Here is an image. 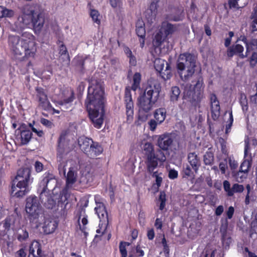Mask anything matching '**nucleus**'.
<instances>
[{"label":"nucleus","instance_id":"6","mask_svg":"<svg viewBox=\"0 0 257 257\" xmlns=\"http://www.w3.org/2000/svg\"><path fill=\"white\" fill-rule=\"evenodd\" d=\"M45 20L42 14L36 13L30 6L24 8L22 15L19 17L15 24V31H19L24 29L31 23H32L34 29L40 31L43 27Z\"/></svg>","mask_w":257,"mask_h":257},{"label":"nucleus","instance_id":"58","mask_svg":"<svg viewBox=\"0 0 257 257\" xmlns=\"http://www.w3.org/2000/svg\"><path fill=\"white\" fill-rule=\"evenodd\" d=\"M223 210H224V208H223V206H222V205L218 206L215 210V214L217 216L220 215L223 212Z\"/></svg>","mask_w":257,"mask_h":257},{"label":"nucleus","instance_id":"25","mask_svg":"<svg viewBox=\"0 0 257 257\" xmlns=\"http://www.w3.org/2000/svg\"><path fill=\"white\" fill-rule=\"evenodd\" d=\"M243 49V47L239 44L232 46V47L228 49L227 56L228 57H232L234 55H238L239 56L243 57L244 56L242 54Z\"/></svg>","mask_w":257,"mask_h":257},{"label":"nucleus","instance_id":"19","mask_svg":"<svg viewBox=\"0 0 257 257\" xmlns=\"http://www.w3.org/2000/svg\"><path fill=\"white\" fill-rule=\"evenodd\" d=\"M177 30L175 25H173L167 21L162 22L160 31L165 35V37H168V36L173 34Z\"/></svg>","mask_w":257,"mask_h":257},{"label":"nucleus","instance_id":"10","mask_svg":"<svg viewBox=\"0 0 257 257\" xmlns=\"http://www.w3.org/2000/svg\"><path fill=\"white\" fill-rule=\"evenodd\" d=\"M154 67L163 79H169L171 77L170 66L164 60L156 59L154 61Z\"/></svg>","mask_w":257,"mask_h":257},{"label":"nucleus","instance_id":"48","mask_svg":"<svg viewBox=\"0 0 257 257\" xmlns=\"http://www.w3.org/2000/svg\"><path fill=\"white\" fill-rule=\"evenodd\" d=\"M233 120V116H232V112H231L229 113V123L226 125V130H225L226 134H228L230 132V130L232 126Z\"/></svg>","mask_w":257,"mask_h":257},{"label":"nucleus","instance_id":"52","mask_svg":"<svg viewBox=\"0 0 257 257\" xmlns=\"http://www.w3.org/2000/svg\"><path fill=\"white\" fill-rule=\"evenodd\" d=\"M110 4L112 7L114 8H119L121 5L120 0H109Z\"/></svg>","mask_w":257,"mask_h":257},{"label":"nucleus","instance_id":"56","mask_svg":"<svg viewBox=\"0 0 257 257\" xmlns=\"http://www.w3.org/2000/svg\"><path fill=\"white\" fill-rule=\"evenodd\" d=\"M67 51L66 47L64 45H63V44L61 45L60 46V48H59V53L61 55H67Z\"/></svg>","mask_w":257,"mask_h":257},{"label":"nucleus","instance_id":"9","mask_svg":"<svg viewBox=\"0 0 257 257\" xmlns=\"http://www.w3.org/2000/svg\"><path fill=\"white\" fill-rule=\"evenodd\" d=\"M68 138V135L66 132L62 133L60 136L57 157L59 162H63L66 159V156L72 149Z\"/></svg>","mask_w":257,"mask_h":257},{"label":"nucleus","instance_id":"7","mask_svg":"<svg viewBox=\"0 0 257 257\" xmlns=\"http://www.w3.org/2000/svg\"><path fill=\"white\" fill-rule=\"evenodd\" d=\"M33 182L31 170L29 168L20 169L11 188V195L17 198L23 197L30 190V186Z\"/></svg>","mask_w":257,"mask_h":257},{"label":"nucleus","instance_id":"26","mask_svg":"<svg viewBox=\"0 0 257 257\" xmlns=\"http://www.w3.org/2000/svg\"><path fill=\"white\" fill-rule=\"evenodd\" d=\"M167 39L166 37L160 30L154 35L153 40V44L156 47L160 46L163 42Z\"/></svg>","mask_w":257,"mask_h":257},{"label":"nucleus","instance_id":"24","mask_svg":"<svg viewBox=\"0 0 257 257\" xmlns=\"http://www.w3.org/2000/svg\"><path fill=\"white\" fill-rule=\"evenodd\" d=\"M29 253L34 257H42L40 244L38 241H34L32 242L30 246Z\"/></svg>","mask_w":257,"mask_h":257},{"label":"nucleus","instance_id":"3","mask_svg":"<svg viewBox=\"0 0 257 257\" xmlns=\"http://www.w3.org/2000/svg\"><path fill=\"white\" fill-rule=\"evenodd\" d=\"M161 90L160 84L156 80L149 82L145 91L138 98L139 119L145 121L149 116V112L157 101Z\"/></svg>","mask_w":257,"mask_h":257},{"label":"nucleus","instance_id":"44","mask_svg":"<svg viewBox=\"0 0 257 257\" xmlns=\"http://www.w3.org/2000/svg\"><path fill=\"white\" fill-rule=\"evenodd\" d=\"M211 107L212 112L213 113H219L220 111V105L219 101H216L214 102L211 103Z\"/></svg>","mask_w":257,"mask_h":257},{"label":"nucleus","instance_id":"45","mask_svg":"<svg viewBox=\"0 0 257 257\" xmlns=\"http://www.w3.org/2000/svg\"><path fill=\"white\" fill-rule=\"evenodd\" d=\"M181 15L178 16H173L172 15H168L166 16V20L173 21H179L182 19Z\"/></svg>","mask_w":257,"mask_h":257},{"label":"nucleus","instance_id":"63","mask_svg":"<svg viewBox=\"0 0 257 257\" xmlns=\"http://www.w3.org/2000/svg\"><path fill=\"white\" fill-rule=\"evenodd\" d=\"M147 236L149 239L152 240L154 238L155 233L153 229H150L148 231Z\"/></svg>","mask_w":257,"mask_h":257},{"label":"nucleus","instance_id":"36","mask_svg":"<svg viewBox=\"0 0 257 257\" xmlns=\"http://www.w3.org/2000/svg\"><path fill=\"white\" fill-rule=\"evenodd\" d=\"M252 21L251 24V30L252 32H257V5L255 7L252 14Z\"/></svg>","mask_w":257,"mask_h":257},{"label":"nucleus","instance_id":"31","mask_svg":"<svg viewBox=\"0 0 257 257\" xmlns=\"http://www.w3.org/2000/svg\"><path fill=\"white\" fill-rule=\"evenodd\" d=\"M141 80V75L139 73H136L133 77V83L132 86V89L136 91L140 88Z\"/></svg>","mask_w":257,"mask_h":257},{"label":"nucleus","instance_id":"16","mask_svg":"<svg viewBox=\"0 0 257 257\" xmlns=\"http://www.w3.org/2000/svg\"><path fill=\"white\" fill-rule=\"evenodd\" d=\"M78 228L83 233L85 237L88 235L87 225L88 223L87 215L85 214L84 211H82L78 217Z\"/></svg>","mask_w":257,"mask_h":257},{"label":"nucleus","instance_id":"42","mask_svg":"<svg viewBox=\"0 0 257 257\" xmlns=\"http://www.w3.org/2000/svg\"><path fill=\"white\" fill-rule=\"evenodd\" d=\"M223 188L225 191L227 193L228 196H232L231 188H230V185L228 181L225 180L223 182Z\"/></svg>","mask_w":257,"mask_h":257},{"label":"nucleus","instance_id":"50","mask_svg":"<svg viewBox=\"0 0 257 257\" xmlns=\"http://www.w3.org/2000/svg\"><path fill=\"white\" fill-rule=\"evenodd\" d=\"M34 166L35 170L37 172H40L43 169V165L39 161H36Z\"/></svg>","mask_w":257,"mask_h":257},{"label":"nucleus","instance_id":"15","mask_svg":"<svg viewBox=\"0 0 257 257\" xmlns=\"http://www.w3.org/2000/svg\"><path fill=\"white\" fill-rule=\"evenodd\" d=\"M36 92L40 106L45 110H49L51 108V105L44 90L42 88L38 87L36 88Z\"/></svg>","mask_w":257,"mask_h":257},{"label":"nucleus","instance_id":"57","mask_svg":"<svg viewBox=\"0 0 257 257\" xmlns=\"http://www.w3.org/2000/svg\"><path fill=\"white\" fill-rule=\"evenodd\" d=\"M184 173L186 176H191L192 174V172L191 170V168L189 166H187L184 169Z\"/></svg>","mask_w":257,"mask_h":257},{"label":"nucleus","instance_id":"23","mask_svg":"<svg viewBox=\"0 0 257 257\" xmlns=\"http://www.w3.org/2000/svg\"><path fill=\"white\" fill-rule=\"evenodd\" d=\"M188 161L192 168L196 172L200 165V161L195 153H189L188 155Z\"/></svg>","mask_w":257,"mask_h":257},{"label":"nucleus","instance_id":"1","mask_svg":"<svg viewBox=\"0 0 257 257\" xmlns=\"http://www.w3.org/2000/svg\"><path fill=\"white\" fill-rule=\"evenodd\" d=\"M195 62L192 55L188 53L180 54L177 63L178 72L181 79L186 81L193 77L191 84L186 86L184 89V95L194 101L200 100L202 97L204 85L202 77L194 75Z\"/></svg>","mask_w":257,"mask_h":257},{"label":"nucleus","instance_id":"49","mask_svg":"<svg viewBox=\"0 0 257 257\" xmlns=\"http://www.w3.org/2000/svg\"><path fill=\"white\" fill-rule=\"evenodd\" d=\"M178 175V172L174 169H171L169 172V177L171 179H174L177 178Z\"/></svg>","mask_w":257,"mask_h":257},{"label":"nucleus","instance_id":"20","mask_svg":"<svg viewBox=\"0 0 257 257\" xmlns=\"http://www.w3.org/2000/svg\"><path fill=\"white\" fill-rule=\"evenodd\" d=\"M103 152V148L98 143L93 142L88 150H87L86 155L90 158H94L100 155Z\"/></svg>","mask_w":257,"mask_h":257},{"label":"nucleus","instance_id":"32","mask_svg":"<svg viewBox=\"0 0 257 257\" xmlns=\"http://www.w3.org/2000/svg\"><path fill=\"white\" fill-rule=\"evenodd\" d=\"M14 14L12 10L7 9L4 7L0 6V18L4 17H11Z\"/></svg>","mask_w":257,"mask_h":257},{"label":"nucleus","instance_id":"55","mask_svg":"<svg viewBox=\"0 0 257 257\" xmlns=\"http://www.w3.org/2000/svg\"><path fill=\"white\" fill-rule=\"evenodd\" d=\"M234 211V208L232 206H230L226 212L227 216L229 219H231L233 215Z\"/></svg>","mask_w":257,"mask_h":257},{"label":"nucleus","instance_id":"35","mask_svg":"<svg viewBox=\"0 0 257 257\" xmlns=\"http://www.w3.org/2000/svg\"><path fill=\"white\" fill-rule=\"evenodd\" d=\"M130 243L127 242H121L119 244V251L121 253V257H127V253L126 250V246H129Z\"/></svg>","mask_w":257,"mask_h":257},{"label":"nucleus","instance_id":"8","mask_svg":"<svg viewBox=\"0 0 257 257\" xmlns=\"http://www.w3.org/2000/svg\"><path fill=\"white\" fill-rule=\"evenodd\" d=\"M26 211L29 215L30 220L35 222L37 226L41 224L44 218L42 207L38 199L35 196H30L26 199Z\"/></svg>","mask_w":257,"mask_h":257},{"label":"nucleus","instance_id":"21","mask_svg":"<svg viewBox=\"0 0 257 257\" xmlns=\"http://www.w3.org/2000/svg\"><path fill=\"white\" fill-rule=\"evenodd\" d=\"M57 222L51 218L46 219L43 226L44 232L46 234H50L54 232L57 227Z\"/></svg>","mask_w":257,"mask_h":257},{"label":"nucleus","instance_id":"5","mask_svg":"<svg viewBox=\"0 0 257 257\" xmlns=\"http://www.w3.org/2000/svg\"><path fill=\"white\" fill-rule=\"evenodd\" d=\"M140 146L144 155L147 172L153 171L157 169L159 163L163 164L166 161L164 153L160 150L155 152L154 146L151 142L143 140L140 143Z\"/></svg>","mask_w":257,"mask_h":257},{"label":"nucleus","instance_id":"51","mask_svg":"<svg viewBox=\"0 0 257 257\" xmlns=\"http://www.w3.org/2000/svg\"><path fill=\"white\" fill-rule=\"evenodd\" d=\"M101 224H99V226L101 225V227H100L99 229H97L96 230V232L97 233H101L103 234L105 230L106 229V224L107 223H104L103 222H101Z\"/></svg>","mask_w":257,"mask_h":257},{"label":"nucleus","instance_id":"53","mask_svg":"<svg viewBox=\"0 0 257 257\" xmlns=\"http://www.w3.org/2000/svg\"><path fill=\"white\" fill-rule=\"evenodd\" d=\"M257 63V54L253 53L250 59V63L252 66H254Z\"/></svg>","mask_w":257,"mask_h":257},{"label":"nucleus","instance_id":"4","mask_svg":"<svg viewBox=\"0 0 257 257\" xmlns=\"http://www.w3.org/2000/svg\"><path fill=\"white\" fill-rule=\"evenodd\" d=\"M9 42L11 49L15 55L21 56L25 53V56L27 58L34 57L36 52V42L34 36L31 33L24 32L21 38L10 36Z\"/></svg>","mask_w":257,"mask_h":257},{"label":"nucleus","instance_id":"11","mask_svg":"<svg viewBox=\"0 0 257 257\" xmlns=\"http://www.w3.org/2000/svg\"><path fill=\"white\" fill-rule=\"evenodd\" d=\"M124 101L126 107V121L127 123H131L134 119V103L131 90L128 88H125Z\"/></svg>","mask_w":257,"mask_h":257},{"label":"nucleus","instance_id":"38","mask_svg":"<svg viewBox=\"0 0 257 257\" xmlns=\"http://www.w3.org/2000/svg\"><path fill=\"white\" fill-rule=\"evenodd\" d=\"M28 237V232L26 230L21 229L18 231L17 238L19 241H22L25 240Z\"/></svg>","mask_w":257,"mask_h":257},{"label":"nucleus","instance_id":"37","mask_svg":"<svg viewBox=\"0 0 257 257\" xmlns=\"http://www.w3.org/2000/svg\"><path fill=\"white\" fill-rule=\"evenodd\" d=\"M90 15L94 22L97 24H100V17L99 12L97 10H91Z\"/></svg>","mask_w":257,"mask_h":257},{"label":"nucleus","instance_id":"34","mask_svg":"<svg viewBox=\"0 0 257 257\" xmlns=\"http://www.w3.org/2000/svg\"><path fill=\"white\" fill-rule=\"evenodd\" d=\"M155 170H154L152 172H148L149 173L152 174V176L155 178L156 183L158 186V187L161 186V184L162 182V174H159L157 171H155Z\"/></svg>","mask_w":257,"mask_h":257},{"label":"nucleus","instance_id":"61","mask_svg":"<svg viewBox=\"0 0 257 257\" xmlns=\"http://www.w3.org/2000/svg\"><path fill=\"white\" fill-rule=\"evenodd\" d=\"M56 202L51 199H49L48 200V202L47 204V206L49 208H52L55 205Z\"/></svg>","mask_w":257,"mask_h":257},{"label":"nucleus","instance_id":"40","mask_svg":"<svg viewBox=\"0 0 257 257\" xmlns=\"http://www.w3.org/2000/svg\"><path fill=\"white\" fill-rule=\"evenodd\" d=\"M247 173H244L241 171H239L235 175L234 177L236 181L242 182L246 178Z\"/></svg>","mask_w":257,"mask_h":257},{"label":"nucleus","instance_id":"22","mask_svg":"<svg viewBox=\"0 0 257 257\" xmlns=\"http://www.w3.org/2000/svg\"><path fill=\"white\" fill-rule=\"evenodd\" d=\"M78 142L81 150L86 154L87 150H89L93 141L88 138L81 137L78 139Z\"/></svg>","mask_w":257,"mask_h":257},{"label":"nucleus","instance_id":"17","mask_svg":"<svg viewBox=\"0 0 257 257\" xmlns=\"http://www.w3.org/2000/svg\"><path fill=\"white\" fill-rule=\"evenodd\" d=\"M32 133L30 130L21 127L20 130V135H18L17 139L20 140L21 145H27L31 140Z\"/></svg>","mask_w":257,"mask_h":257},{"label":"nucleus","instance_id":"59","mask_svg":"<svg viewBox=\"0 0 257 257\" xmlns=\"http://www.w3.org/2000/svg\"><path fill=\"white\" fill-rule=\"evenodd\" d=\"M26 253L23 248H22L17 252V257H26Z\"/></svg>","mask_w":257,"mask_h":257},{"label":"nucleus","instance_id":"60","mask_svg":"<svg viewBox=\"0 0 257 257\" xmlns=\"http://www.w3.org/2000/svg\"><path fill=\"white\" fill-rule=\"evenodd\" d=\"M155 225L157 229H161L162 226V221L160 218H157L155 221Z\"/></svg>","mask_w":257,"mask_h":257},{"label":"nucleus","instance_id":"18","mask_svg":"<svg viewBox=\"0 0 257 257\" xmlns=\"http://www.w3.org/2000/svg\"><path fill=\"white\" fill-rule=\"evenodd\" d=\"M77 168L75 167H71L67 173L66 177V188H71L77 180Z\"/></svg>","mask_w":257,"mask_h":257},{"label":"nucleus","instance_id":"33","mask_svg":"<svg viewBox=\"0 0 257 257\" xmlns=\"http://www.w3.org/2000/svg\"><path fill=\"white\" fill-rule=\"evenodd\" d=\"M253 220L251 223V229L255 233H257V208L252 212Z\"/></svg>","mask_w":257,"mask_h":257},{"label":"nucleus","instance_id":"13","mask_svg":"<svg viewBox=\"0 0 257 257\" xmlns=\"http://www.w3.org/2000/svg\"><path fill=\"white\" fill-rule=\"evenodd\" d=\"M244 160L240 166V171L244 172V173H247L249 168L251 166V155L250 153V148L249 146V142L248 140L244 141Z\"/></svg>","mask_w":257,"mask_h":257},{"label":"nucleus","instance_id":"14","mask_svg":"<svg viewBox=\"0 0 257 257\" xmlns=\"http://www.w3.org/2000/svg\"><path fill=\"white\" fill-rule=\"evenodd\" d=\"M95 200L96 204L95 207V210L100 219V222H103L105 223H107V213L103 203L101 202H99L98 196H95Z\"/></svg>","mask_w":257,"mask_h":257},{"label":"nucleus","instance_id":"62","mask_svg":"<svg viewBox=\"0 0 257 257\" xmlns=\"http://www.w3.org/2000/svg\"><path fill=\"white\" fill-rule=\"evenodd\" d=\"M32 130L34 133L37 134V136H38L40 137H41L43 136L44 133L41 130H37L36 128L32 127Z\"/></svg>","mask_w":257,"mask_h":257},{"label":"nucleus","instance_id":"43","mask_svg":"<svg viewBox=\"0 0 257 257\" xmlns=\"http://www.w3.org/2000/svg\"><path fill=\"white\" fill-rule=\"evenodd\" d=\"M148 124L150 131L152 132H154L156 130L157 125L159 124L158 123V121H157L156 119L155 120L152 119L149 121Z\"/></svg>","mask_w":257,"mask_h":257},{"label":"nucleus","instance_id":"27","mask_svg":"<svg viewBox=\"0 0 257 257\" xmlns=\"http://www.w3.org/2000/svg\"><path fill=\"white\" fill-rule=\"evenodd\" d=\"M166 117V111L164 108H159L154 112V117L158 121L159 124L162 123Z\"/></svg>","mask_w":257,"mask_h":257},{"label":"nucleus","instance_id":"30","mask_svg":"<svg viewBox=\"0 0 257 257\" xmlns=\"http://www.w3.org/2000/svg\"><path fill=\"white\" fill-rule=\"evenodd\" d=\"M180 90L177 86L172 87L170 92V100L173 102H176L179 97Z\"/></svg>","mask_w":257,"mask_h":257},{"label":"nucleus","instance_id":"29","mask_svg":"<svg viewBox=\"0 0 257 257\" xmlns=\"http://www.w3.org/2000/svg\"><path fill=\"white\" fill-rule=\"evenodd\" d=\"M144 254L142 247L138 245L130 252L128 257H141L144 256Z\"/></svg>","mask_w":257,"mask_h":257},{"label":"nucleus","instance_id":"39","mask_svg":"<svg viewBox=\"0 0 257 257\" xmlns=\"http://www.w3.org/2000/svg\"><path fill=\"white\" fill-rule=\"evenodd\" d=\"M213 155L211 152H207L204 156V162L206 165H211L213 161Z\"/></svg>","mask_w":257,"mask_h":257},{"label":"nucleus","instance_id":"41","mask_svg":"<svg viewBox=\"0 0 257 257\" xmlns=\"http://www.w3.org/2000/svg\"><path fill=\"white\" fill-rule=\"evenodd\" d=\"M244 190V187L242 185L234 184L231 188L232 196L235 193H241Z\"/></svg>","mask_w":257,"mask_h":257},{"label":"nucleus","instance_id":"28","mask_svg":"<svg viewBox=\"0 0 257 257\" xmlns=\"http://www.w3.org/2000/svg\"><path fill=\"white\" fill-rule=\"evenodd\" d=\"M136 33L139 37L143 38L145 37L146 30L145 24L142 20H139L136 23Z\"/></svg>","mask_w":257,"mask_h":257},{"label":"nucleus","instance_id":"46","mask_svg":"<svg viewBox=\"0 0 257 257\" xmlns=\"http://www.w3.org/2000/svg\"><path fill=\"white\" fill-rule=\"evenodd\" d=\"M227 160H224L222 162H221L219 164V169L222 173V174H225L226 169L227 168Z\"/></svg>","mask_w":257,"mask_h":257},{"label":"nucleus","instance_id":"64","mask_svg":"<svg viewBox=\"0 0 257 257\" xmlns=\"http://www.w3.org/2000/svg\"><path fill=\"white\" fill-rule=\"evenodd\" d=\"M128 58H129L130 59V63L131 64V65L133 66H135L136 65L137 61L134 56L132 55L131 56L128 57Z\"/></svg>","mask_w":257,"mask_h":257},{"label":"nucleus","instance_id":"54","mask_svg":"<svg viewBox=\"0 0 257 257\" xmlns=\"http://www.w3.org/2000/svg\"><path fill=\"white\" fill-rule=\"evenodd\" d=\"M239 0H229L228 4L230 8H238V1Z\"/></svg>","mask_w":257,"mask_h":257},{"label":"nucleus","instance_id":"47","mask_svg":"<svg viewBox=\"0 0 257 257\" xmlns=\"http://www.w3.org/2000/svg\"><path fill=\"white\" fill-rule=\"evenodd\" d=\"M73 94L72 92H70L69 93V96L67 99L64 100L63 101H60L59 103V104L63 105L64 104L72 102L73 100Z\"/></svg>","mask_w":257,"mask_h":257},{"label":"nucleus","instance_id":"12","mask_svg":"<svg viewBox=\"0 0 257 257\" xmlns=\"http://www.w3.org/2000/svg\"><path fill=\"white\" fill-rule=\"evenodd\" d=\"M173 142V137L171 134L165 133L158 136L157 146L161 151H167L171 146Z\"/></svg>","mask_w":257,"mask_h":257},{"label":"nucleus","instance_id":"2","mask_svg":"<svg viewBox=\"0 0 257 257\" xmlns=\"http://www.w3.org/2000/svg\"><path fill=\"white\" fill-rule=\"evenodd\" d=\"M105 102L102 84L97 80H91L88 88L85 105L90 119L94 127L97 128H100L103 123Z\"/></svg>","mask_w":257,"mask_h":257}]
</instances>
